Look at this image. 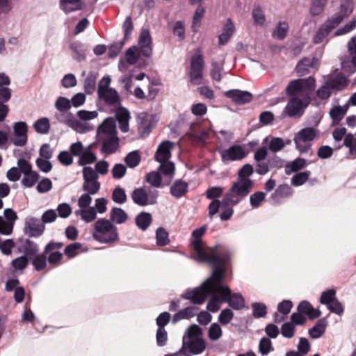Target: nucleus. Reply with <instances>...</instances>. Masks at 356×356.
<instances>
[{
    "mask_svg": "<svg viewBox=\"0 0 356 356\" xmlns=\"http://www.w3.org/2000/svg\"><path fill=\"white\" fill-rule=\"evenodd\" d=\"M225 276L224 266H216L213 273L201 286L194 289H188L181 297L189 300L194 305L202 304L209 296H211L208 301L207 309L211 312H216L220 308L221 297L217 291V285H221Z\"/></svg>",
    "mask_w": 356,
    "mask_h": 356,
    "instance_id": "nucleus-1",
    "label": "nucleus"
},
{
    "mask_svg": "<svg viewBox=\"0 0 356 356\" xmlns=\"http://www.w3.org/2000/svg\"><path fill=\"white\" fill-rule=\"evenodd\" d=\"M207 230V225H203L192 232L193 239L191 244L195 253V259L199 262L207 263L216 266H225L229 264L231 253L226 250L219 255L216 253L217 245L213 248H204L202 240V236Z\"/></svg>",
    "mask_w": 356,
    "mask_h": 356,
    "instance_id": "nucleus-2",
    "label": "nucleus"
},
{
    "mask_svg": "<svg viewBox=\"0 0 356 356\" xmlns=\"http://www.w3.org/2000/svg\"><path fill=\"white\" fill-rule=\"evenodd\" d=\"M152 38L147 29H143L138 38V51L136 46L129 47L126 51V60L130 65L135 64L140 55L149 57L152 54Z\"/></svg>",
    "mask_w": 356,
    "mask_h": 356,
    "instance_id": "nucleus-3",
    "label": "nucleus"
},
{
    "mask_svg": "<svg viewBox=\"0 0 356 356\" xmlns=\"http://www.w3.org/2000/svg\"><path fill=\"white\" fill-rule=\"evenodd\" d=\"M94 228L92 237L102 243H111L119 240L117 227L109 220L99 219L95 222Z\"/></svg>",
    "mask_w": 356,
    "mask_h": 356,
    "instance_id": "nucleus-4",
    "label": "nucleus"
},
{
    "mask_svg": "<svg viewBox=\"0 0 356 356\" xmlns=\"http://www.w3.org/2000/svg\"><path fill=\"white\" fill-rule=\"evenodd\" d=\"M254 186L252 179H236L224 195L225 201L238 204L251 192Z\"/></svg>",
    "mask_w": 356,
    "mask_h": 356,
    "instance_id": "nucleus-5",
    "label": "nucleus"
},
{
    "mask_svg": "<svg viewBox=\"0 0 356 356\" xmlns=\"http://www.w3.org/2000/svg\"><path fill=\"white\" fill-rule=\"evenodd\" d=\"M159 196V191L149 186L136 188L131 193L134 203L140 207L155 205Z\"/></svg>",
    "mask_w": 356,
    "mask_h": 356,
    "instance_id": "nucleus-6",
    "label": "nucleus"
},
{
    "mask_svg": "<svg viewBox=\"0 0 356 356\" xmlns=\"http://www.w3.org/2000/svg\"><path fill=\"white\" fill-rule=\"evenodd\" d=\"M217 291L220 293L222 302H226L235 310H241L245 307V300L239 293H232L227 286L217 285Z\"/></svg>",
    "mask_w": 356,
    "mask_h": 356,
    "instance_id": "nucleus-7",
    "label": "nucleus"
},
{
    "mask_svg": "<svg viewBox=\"0 0 356 356\" xmlns=\"http://www.w3.org/2000/svg\"><path fill=\"white\" fill-rule=\"evenodd\" d=\"M318 131L313 127H307L301 129L294 136L296 149L300 153L307 152L311 147V142L316 136Z\"/></svg>",
    "mask_w": 356,
    "mask_h": 356,
    "instance_id": "nucleus-8",
    "label": "nucleus"
},
{
    "mask_svg": "<svg viewBox=\"0 0 356 356\" xmlns=\"http://www.w3.org/2000/svg\"><path fill=\"white\" fill-rule=\"evenodd\" d=\"M82 172L83 179L82 190L92 195L97 194L101 187V184L98 181L99 175L97 172L92 167L89 166L83 167Z\"/></svg>",
    "mask_w": 356,
    "mask_h": 356,
    "instance_id": "nucleus-9",
    "label": "nucleus"
},
{
    "mask_svg": "<svg viewBox=\"0 0 356 356\" xmlns=\"http://www.w3.org/2000/svg\"><path fill=\"white\" fill-rule=\"evenodd\" d=\"M204 67V58L200 52L191 57L189 77L192 84L198 86L203 83Z\"/></svg>",
    "mask_w": 356,
    "mask_h": 356,
    "instance_id": "nucleus-10",
    "label": "nucleus"
},
{
    "mask_svg": "<svg viewBox=\"0 0 356 356\" xmlns=\"http://www.w3.org/2000/svg\"><path fill=\"white\" fill-rule=\"evenodd\" d=\"M307 97L305 99L297 97H291L284 109V112L291 118H300L309 104Z\"/></svg>",
    "mask_w": 356,
    "mask_h": 356,
    "instance_id": "nucleus-11",
    "label": "nucleus"
},
{
    "mask_svg": "<svg viewBox=\"0 0 356 356\" xmlns=\"http://www.w3.org/2000/svg\"><path fill=\"white\" fill-rule=\"evenodd\" d=\"M315 86V79L309 76L307 79H299L291 81L286 88L289 95L295 96L303 92L305 89L312 90Z\"/></svg>",
    "mask_w": 356,
    "mask_h": 356,
    "instance_id": "nucleus-12",
    "label": "nucleus"
},
{
    "mask_svg": "<svg viewBox=\"0 0 356 356\" xmlns=\"http://www.w3.org/2000/svg\"><path fill=\"white\" fill-rule=\"evenodd\" d=\"M222 161L225 163L229 161H241L248 154L244 147L241 145H233L229 148L220 152Z\"/></svg>",
    "mask_w": 356,
    "mask_h": 356,
    "instance_id": "nucleus-13",
    "label": "nucleus"
},
{
    "mask_svg": "<svg viewBox=\"0 0 356 356\" xmlns=\"http://www.w3.org/2000/svg\"><path fill=\"white\" fill-rule=\"evenodd\" d=\"M4 218L0 216V234L8 236L13 233L15 221L18 217L17 213L11 208L3 211Z\"/></svg>",
    "mask_w": 356,
    "mask_h": 356,
    "instance_id": "nucleus-14",
    "label": "nucleus"
},
{
    "mask_svg": "<svg viewBox=\"0 0 356 356\" xmlns=\"http://www.w3.org/2000/svg\"><path fill=\"white\" fill-rule=\"evenodd\" d=\"M353 11V1H343L340 10L335 15L329 17L334 26H338L345 19L348 18Z\"/></svg>",
    "mask_w": 356,
    "mask_h": 356,
    "instance_id": "nucleus-15",
    "label": "nucleus"
},
{
    "mask_svg": "<svg viewBox=\"0 0 356 356\" xmlns=\"http://www.w3.org/2000/svg\"><path fill=\"white\" fill-rule=\"evenodd\" d=\"M97 96L99 100L103 102L107 106L116 107L120 105L121 99L120 95L114 88L97 91Z\"/></svg>",
    "mask_w": 356,
    "mask_h": 356,
    "instance_id": "nucleus-16",
    "label": "nucleus"
},
{
    "mask_svg": "<svg viewBox=\"0 0 356 356\" xmlns=\"http://www.w3.org/2000/svg\"><path fill=\"white\" fill-rule=\"evenodd\" d=\"M14 134L16 138L13 140L15 146H24L27 143L28 126L25 122H17L13 125Z\"/></svg>",
    "mask_w": 356,
    "mask_h": 356,
    "instance_id": "nucleus-17",
    "label": "nucleus"
},
{
    "mask_svg": "<svg viewBox=\"0 0 356 356\" xmlns=\"http://www.w3.org/2000/svg\"><path fill=\"white\" fill-rule=\"evenodd\" d=\"M117 136L115 120L107 118L97 129V139Z\"/></svg>",
    "mask_w": 356,
    "mask_h": 356,
    "instance_id": "nucleus-18",
    "label": "nucleus"
},
{
    "mask_svg": "<svg viewBox=\"0 0 356 356\" xmlns=\"http://www.w3.org/2000/svg\"><path fill=\"white\" fill-rule=\"evenodd\" d=\"M225 95L236 104H245L252 99V95L250 92L238 89L227 90Z\"/></svg>",
    "mask_w": 356,
    "mask_h": 356,
    "instance_id": "nucleus-19",
    "label": "nucleus"
},
{
    "mask_svg": "<svg viewBox=\"0 0 356 356\" xmlns=\"http://www.w3.org/2000/svg\"><path fill=\"white\" fill-rule=\"evenodd\" d=\"M44 225H40L38 220L35 218L26 219L24 227V233L29 237H37L42 234Z\"/></svg>",
    "mask_w": 356,
    "mask_h": 356,
    "instance_id": "nucleus-20",
    "label": "nucleus"
},
{
    "mask_svg": "<svg viewBox=\"0 0 356 356\" xmlns=\"http://www.w3.org/2000/svg\"><path fill=\"white\" fill-rule=\"evenodd\" d=\"M98 141L102 143L101 151L105 154L115 153L119 146V138L117 136L99 138Z\"/></svg>",
    "mask_w": 356,
    "mask_h": 356,
    "instance_id": "nucleus-21",
    "label": "nucleus"
},
{
    "mask_svg": "<svg viewBox=\"0 0 356 356\" xmlns=\"http://www.w3.org/2000/svg\"><path fill=\"white\" fill-rule=\"evenodd\" d=\"M347 48L349 53V57L341 60V67L346 69L352 64L356 67V35L352 37L347 44Z\"/></svg>",
    "mask_w": 356,
    "mask_h": 356,
    "instance_id": "nucleus-22",
    "label": "nucleus"
},
{
    "mask_svg": "<svg viewBox=\"0 0 356 356\" xmlns=\"http://www.w3.org/2000/svg\"><path fill=\"white\" fill-rule=\"evenodd\" d=\"M188 187V182L179 179L175 180L170 186V193L175 198L179 199L186 195Z\"/></svg>",
    "mask_w": 356,
    "mask_h": 356,
    "instance_id": "nucleus-23",
    "label": "nucleus"
},
{
    "mask_svg": "<svg viewBox=\"0 0 356 356\" xmlns=\"http://www.w3.org/2000/svg\"><path fill=\"white\" fill-rule=\"evenodd\" d=\"M173 143L169 140L162 142L158 147L155 154V160L158 162L169 161L171 156V149Z\"/></svg>",
    "mask_w": 356,
    "mask_h": 356,
    "instance_id": "nucleus-24",
    "label": "nucleus"
},
{
    "mask_svg": "<svg viewBox=\"0 0 356 356\" xmlns=\"http://www.w3.org/2000/svg\"><path fill=\"white\" fill-rule=\"evenodd\" d=\"M337 26H334L332 22L328 19L318 29L316 33L313 37V42L314 44H320L323 42L327 37L329 33Z\"/></svg>",
    "mask_w": 356,
    "mask_h": 356,
    "instance_id": "nucleus-25",
    "label": "nucleus"
},
{
    "mask_svg": "<svg viewBox=\"0 0 356 356\" xmlns=\"http://www.w3.org/2000/svg\"><path fill=\"white\" fill-rule=\"evenodd\" d=\"M115 118L118 122L120 131L123 133H127L129 129V111L124 107H119L116 110Z\"/></svg>",
    "mask_w": 356,
    "mask_h": 356,
    "instance_id": "nucleus-26",
    "label": "nucleus"
},
{
    "mask_svg": "<svg viewBox=\"0 0 356 356\" xmlns=\"http://www.w3.org/2000/svg\"><path fill=\"white\" fill-rule=\"evenodd\" d=\"M317 59L315 57L309 58L305 57L298 62L296 65V72L298 76H302L309 74L311 69L315 67Z\"/></svg>",
    "mask_w": 356,
    "mask_h": 356,
    "instance_id": "nucleus-27",
    "label": "nucleus"
},
{
    "mask_svg": "<svg viewBox=\"0 0 356 356\" xmlns=\"http://www.w3.org/2000/svg\"><path fill=\"white\" fill-rule=\"evenodd\" d=\"M70 49L72 51V56L74 60L81 62L85 59L86 49L82 42L79 41L73 42L70 44Z\"/></svg>",
    "mask_w": 356,
    "mask_h": 356,
    "instance_id": "nucleus-28",
    "label": "nucleus"
},
{
    "mask_svg": "<svg viewBox=\"0 0 356 356\" xmlns=\"http://www.w3.org/2000/svg\"><path fill=\"white\" fill-rule=\"evenodd\" d=\"M74 215L79 216L86 223L91 222L97 218V212L93 207L77 209L74 211Z\"/></svg>",
    "mask_w": 356,
    "mask_h": 356,
    "instance_id": "nucleus-29",
    "label": "nucleus"
},
{
    "mask_svg": "<svg viewBox=\"0 0 356 356\" xmlns=\"http://www.w3.org/2000/svg\"><path fill=\"white\" fill-rule=\"evenodd\" d=\"M197 309V308L195 307H188L184 309L179 310L173 315L172 323L175 324L182 319H189L195 316Z\"/></svg>",
    "mask_w": 356,
    "mask_h": 356,
    "instance_id": "nucleus-30",
    "label": "nucleus"
},
{
    "mask_svg": "<svg viewBox=\"0 0 356 356\" xmlns=\"http://www.w3.org/2000/svg\"><path fill=\"white\" fill-rule=\"evenodd\" d=\"M348 111V105L343 106H337L333 107L330 111V118L332 120V125H337L343 118Z\"/></svg>",
    "mask_w": 356,
    "mask_h": 356,
    "instance_id": "nucleus-31",
    "label": "nucleus"
},
{
    "mask_svg": "<svg viewBox=\"0 0 356 356\" xmlns=\"http://www.w3.org/2000/svg\"><path fill=\"white\" fill-rule=\"evenodd\" d=\"M224 64V58L220 61L212 60L210 76L213 80L217 82H220L222 80L221 72L223 70Z\"/></svg>",
    "mask_w": 356,
    "mask_h": 356,
    "instance_id": "nucleus-32",
    "label": "nucleus"
},
{
    "mask_svg": "<svg viewBox=\"0 0 356 356\" xmlns=\"http://www.w3.org/2000/svg\"><path fill=\"white\" fill-rule=\"evenodd\" d=\"M307 164V161L302 158H297L285 166V173L291 175L292 172H298L304 168Z\"/></svg>",
    "mask_w": 356,
    "mask_h": 356,
    "instance_id": "nucleus-33",
    "label": "nucleus"
},
{
    "mask_svg": "<svg viewBox=\"0 0 356 356\" xmlns=\"http://www.w3.org/2000/svg\"><path fill=\"white\" fill-rule=\"evenodd\" d=\"M128 218L126 212L121 208L113 207L110 212V221L116 224H122Z\"/></svg>",
    "mask_w": 356,
    "mask_h": 356,
    "instance_id": "nucleus-34",
    "label": "nucleus"
},
{
    "mask_svg": "<svg viewBox=\"0 0 356 356\" xmlns=\"http://www.w3.org/2000/svg\"><path fill=\"white\" fill-rule=\"evenodd\" d=\"M187 347L189 351L194 355L202 353L206 348L202 339H190L187 343Z\"/></svg>",
    "mask_w": 356,
    "mask_h": 356,
    "instance_id": "nucleus-35",
    "label": "nucleus"
},
{
    "mask_svg": "<svg viewBox=\"0 0 356 356\" xmlns=\"http://www.w3.org/2000/svg\"><path fill=\"white\" fill-rule=\"evenodd\" d=\"M327 321L325 319L319 320L316 324L309 329V334L313 339L320 338L325 331Z\"/></svg>",
    "mask_w": 356,
    "mask_h": 356,
    "instance_id": "nucleus-36",
    "label": "nucleus"
},
{
    "mask_svg": "<svg viewBox=\"0 0 356 356\" xmlns=\"http://www.w3.org/2000/svg\"><path fill=\"white\" fill-rule=\"evenodd\" d=\"M149 213L141 212L136 217V224L142 230H146L152 222Z\"/></svg>",
    "mask_w": 356,
    "mask_h": 356,
    "instance_id": "nucleus-37",
    "label": "nucleus"
},
{
    "mask_svg": "<svg viewBox=\"0 0 356 356\" xmlns=\"http://www.w3.org/2000/svg\"><path fill=\"white\" fill-rule=\"evenodd\" d=\"M97 160L96 155L91 151L90 145H89L82 153L79 157L78 164L84 166L87 164H91Z\"/></svg>",
    "mask_w": 356,
    "mask_h": 356,
    "instance_id": "nucleus-38",
    "label": "nucleus"
},
{
    "mask_svg": "<svg viewBox=\"0 0 356 356\" xmlns=\"http://www.w3.org/2000/svg\"><path fill=\"white\" fill-rule=\"evenodd\" d=\"M97 74L90 72L84 80V90L86 94H92L96 88Z\"/></svg>",
    "mask_w": 356,
    "mask_h": 356,
    "instance_id": "nucleus-39",
    "label": "nucleus"
},
{
    "mask_svg": "<svg viewBox=\"0 0 356 356\" xmlns=\"http://www.w3.org/2000/svg\"><path fill=\"white\" fill-rule=\"evenodd\" d=\"M145 181L150 184L153 188H161L162 186V177L159 172L152 171L147 173L145 176Z\"/></svg>",
    "mask_w": 356,
    "mask_h": 356,
    "instance_id": "nucleus-40",
    "label": "nucleus"
},
{
    "mask_svg": "<svg viewBox=\"0 0 356 356\" xmlns=\"http://www.w3.org/2000/svg\"><path fill=\"white\" fill-rule=\"evenodd\" d=\"M83 6V1H60V8L66 14L81 10Z\"/></svg>",
    "mask_w": 356,
    "mask_h": 356,
    "instance_id": "nucleus-41",
    "label": "nucleus"
},
{
    "mask_svg": "<svg viewBox=\"0 0 356 356\" xmlns=\"http://www.w3.org/2000/svg\"><path fill=\"white\" fill-rule=\"evenodd\" d=\"M124 162L130 168H134L138 165L141 161V156L138 150H134L124 158Z\"/></svg>",
    "mask_w": 356,
    "mask_h": 356,
    "instance_id": "nucleus-42",
    "label": "nucleus"
},
{
    "mask_svg": "<svg viewBox=\"0 0 356 356\" xmlns=\"http://www.w3.org/2000/svg\"><path fill=\"white\" fill-rule=\"evenodd\" d=\"M39 174L35 171H31L29 173L24 174L22 179V184L26 188L33 186L39 179Z\"/></svg>",
    "mask_w": 356,
    "mask_h": 356,
    "instance_id": "nucleus-43",
    "label": "nucleus"
},
{
    "mask_svg": "<svg viewBox=\"0 0 356 356\" xmlns=\"http://www.w3.org/2000/svg\"><path fill=\"white\" fill-rule=\"evenodd\" d=\"M288 30V24L286 22H280L273 31L272 35L277 40H282L286 38Z\"/></svg>",
    "mask_w": 356,
    "mask_h": 356,
    "instance_id": "nucleus-44",
    "label": "nucleus"
},
{
    "mask_svg": "<svg viewBox=\"0 0 356 356\" xmlns=\"http://www.w3.org/2000/svg\"><path fill=\"white\" fill-rule=\"evenodd\" d=\"M234 205L235 204H232L231 202H225V198H222L221 207L222 211L220 216L221 220L227 221L231 218L234 213L232 206Z\"/></svg>",
    "mask_w": 356,
    "mask_h": 356,
    "instance_id": "nucleus-45",
    "label": "nucleus"
},
{
    "mask_svg": "<svg viewBox=\"0 0 356 356\" xmlns=\"http://www.w3.org/2000/svg\"><path fill=\"white\" fill-rule=\"evenodd\" d=\"M160 163L159 170L165 176H168L172 180L175 175V166L173 162L166 161Z\"/></svg>",
    "mask_w": 356,
    "mask_h": 356,
    "instance_id": "nucleus-46",
    "label": "nucleus"
},
{
    "mask_svg": "<svg viewBox=\"0 0 356 356\" xmlns=\"http://www.w3.org/2000/svg\"><path fill=\"white\" fill-rule=\"evenodd\" d=\"M327 81L332 90H341L347 86V81L344 76H336Z\"/></svg>",
    "mask_w": 356,
    "mask_h": 356,
    "instance_id": "nucleus-47",
    "label": "nucleus"
},
{
    "mask_svg": "<svg viewBox=\"0 0 356 356\" xmlns=\"http://www.w3.org/2000/svg\"><path fill=\"white\" fill-rule=\"evenodd\" d=\"M252 316L256 318H263L267 314V307L264 303L253 302L252 304Z\"/></svg>",
    "mask_w": 356,
    "mask_h": 356,
    "instance_id": "nucleus-48",
    "label": "nucleus"
},
{
    "mask_svg": "<svg viewBox=\"0 0 356 356\" xmlns=\"http://www.w3.org/2000/svg\"><path fill=\"white\" fill-rule=\"evenodd\" d=\"M274 350L272 341L269 338L263 337L259 343V352L261 355H267Z\"/></svg>",
    "mask_w": 356,
    "mask_h": 356,
    "instance_id": "nucleus-49",
    "label": "nucleus"
},
{
    "mask_svg": "<svg viewBox=\"0 0 356 356\" xmlns=\"http://www.w3.org/2000/svg\"><path fill=\"white\" fill-rule=\"evenodd\" d=\"M112 200L117 204H122L127 201V194L124 188L115 187L112 193Z\"/></svg>",
    "mask_w": 356,
    "mask_h": 356,
    "instance_id": "nucleus-50",
    "label": "nucleus"
},
{
    "mask_svg": "<svg viewBox=\"0 0 356 356\" xmlns=\"http://www.w3.org/2000/svg\"><path fill=\"white\" fill-rule=\"evenodd\" d=\"M156 243L165 246L169 243L168 232L163 227H159L156 232Z\"/></svg>",
    "mask_w": 356,
    "mask_h": 356,
    "instance_id": "nucleus-51",
    "label": "nucleus"
},
{
    "mask_svg": "<svg viewBox=\"0 0 356 356\" xmlns=\"http://www.w3.org/2000/svg\"><path fill=\"white\" fill-rule=\"evenodd\" d=\"M309 171L301 172L296 174L291 178V184L295 186H299L305 184L310 176Z\"/></svg>",
    "mask_w": 356,
    "mask_h": 356,
    "instance_id": "nucleus-52",
    "label": "nucleus"
},
{
    "mask_svg": "<svg viewBox=\"0 0 356 356\" xmlns=\"http://www.w3.org/2000/svg\"><path fill=\"white\" fill-rule=\"evenodd\" d=\"M190 138L200 143H206L209 133L205 129H200L198 131H192L188 134Z\"/></svg>",
    "mask_w": 356,
    "mask_h": 356,
    "instance_id": "nucleus-53",
    "label": "nucleus"
},
{
    "mask_svg": "<svg viewBox=\"0 0 356 356\" xmlns=\"http://www.w3.org/2000/svg\"><path fill=\"white\" fill-rule=\"evenodd\" d=\"M204 8L201 5L199 6L196 9L193 16L192 24V29L193 31H197L199 29L200 26V21L204 16Z\"/></svg>",
    "mask_w": 356,
    "mask_h": 356,
    "instance_id": "nucleus-54",
    "label": "nucleus"
},
{
    "mask_svg": "<svg viewBox=\"0 0 356 356\" xmlns=\"http://www.w3.org/2000/svg\"><path fill=\"white\" fill-rule=\"evenodd\" d=\"M336 299V291L334 289H329L321 293L320 302L323 305L328 306Z\"/></svg>",
    "mask_w": 356,
    "mask_h": 356,
    "instance_id": "nucleus-55",
    "label": "nucleus"
},
{
    "mask_svg": "<svg viewBox=\"0 0 356 356\" xmlns=\"http://www.w3.org/2000/svg\"><path fill=\"white\" fill-rule=\"evenodd\" d=\"M38 271L44 269V251L29 259Z\"/></svg>",
    "mask_w": 356,
    "mask_h": 356,
    "instance_id": "nucleus-56",
    "label": "nucleus"
},
{
    "mask_svg": "<svg viewBox=\"0 0 356 356\" xmlns=\"http://www.w3.org/2000/svg\"><path fill=\"white\" fill-rule=\"evenodd\" d=\"M71 106L70 100L64 97H58L55 103L56 108L60 112H66Z\"/></svg>",
    "mask_w": 356,
    "mask_h": 356,
    "instance_id": "nucleus-57",
    "label": "nucleus"
},
{
    "mask_svg": "<svg viewBox=\"0 0 356 356\" xmlns=\"http://www.w3.org/2000/svg\"><path fill=\"white\" fill-rule=\"evenodd\" d=\"M72 128L79 133H86L93 129V126L86 122H80L75 119Z\"/></svg>",
    "mask_w": 356,
    "mask_h": 356,
    "instance_id": "nucleus-58",
    "label": "nucleus"
},
{
    "mask_svg": "<svg viewBox=\"0 0 356 356\" xmlns=\"http://www.w3.org/2000/svg\"><path fill=\"white\" fill-rule=\"evenodd\" d=\"M26 246L24 249V255L28 257V256L33 257L37 255L38 254V245L30 239L27 238L25 240Z\"/></svg>",
    "mask_w": 356,
    "mask_h": 356,
    "instance_id": "nucleus-59",
    "label": "nucleus"
},
{
    "mask_svg": "<svg viewBox=\"0 0 356 356\" xmlns=\"http://www.w3.org/2000/svg\"><path fill=\"white\" fill-rule=\"evenodd\" d=\"M252 17L254 19V24L256 26H262L265 23L266 17L265 15L259 7H256L252 10Z\"/></svg>",
    "mask_w": 356,
    "mask_h": 356,
    "instance_id": "nucleus-60",
    "label": "nucleus"
},
{
    "mask_svg": "<svg viewBox=\"0 0 356 356\" xmlns=\"http://www.w3.org/2000/svg\"><path fill=\"white\" fill-rule=\"evenodd\" d=\"M356 28V18L354 17L349 22L343 26L339 28L334 33V35L339 36L345 35L353 31Z\"/></svg>",
    "mask_w": 356,
    "mask_h": 356,
    "instance_id": "nucleus-61",
    "label": "nucleus"
},
{
    "mask_svg": "<svg viewBox=\"0 0 356 356\" xmlns=\"http://www.w3.org/2000/svg\"><path fill=\"white\" fill-rule=\"evenodd\" d=\"M266 193L261 191L256 192L250 196V203L252 208H258L264 200Z\"/></svg>",
    "mask_w": 356,
    "mask_h": 356,
    "instance_id": "nucleus-62",
    "label": "nucleus"
},
{
    "mask_svg": "<svg viewBox=\"0 0 356 356\" xmlns=\"http://www.w3.org/2000/svg\"><path fill=\"white\" fill-rule=\"evenodd\" d=\"M208 336L211 341L219 339L222 336L220 326L216 323H212L209 329Z\"/></svg>",
    "mask_w": 356,
    "mask_h": 356,
    "instance_id": "nucleus-63",
    "label": "nucleus"
},
{
    "mask_svg": "<svg viewBox=\"0 0 356 356\" xmlns=\"http://www.w3.org/2000/svg\"><path fill=\"white\" fill-rule=\"evenodd\" d=\"M343 145L349 148L351 154H356V136L352 134H348L343 140Z\"/></svg>",
    "mask_w": 356,
    "mask_h": 356,
    "instance_id": "nucleus-64",
    "label": "nucleus"
}]
</instances>
